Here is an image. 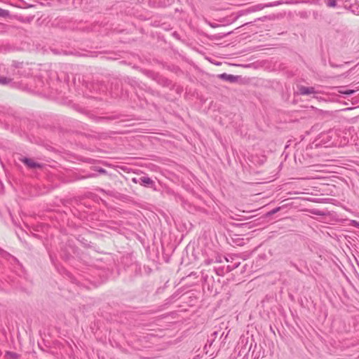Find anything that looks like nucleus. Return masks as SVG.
<instances>
[{
    "label": "nucleus",
    "instance_id": "obj_1",
    "mask_svg": "<svg viewBox=\"0 0 359 359\" xmlns=\"http://www.w3.org/2000/svg\"><path fill=\"white\" fill-rule=\"evenodd\" d=\"M13 75L18 74L23 76H29L35 74L36 70L41 72L36 76V90L43 93L53 95L54 91L58 92L57 83H60L59 76L55 72L48 69L47 65H36L34 63H24L13 61L11 65Z\"/></svg>",
    "mask_w": 359,
    "mask_h": 359
},
{
    "label": "nucleus",
    "instance_id": "obj_2",
    "mask_svg": "<svg viewBox=\"0 0 359 359\" xmlns=\"http://www.w3.org/2000/svg\"><path fill=\"white\" fill-rule=\"evenodd\" d=\"M59 254L60 257L65 260H69L71 257H73L76 254V248L74 241L68 240L65 245H62L60 247Z\"/></svg>",
    "mask_w": 359,
    "mask_h": 359
},
{
    "label": "nucleus",
    "instance_id": "obj_3",
    "mask_svg": "<svg viewBox=\"0 0 359 359\" xmlns=\"http://www.w3.org/2000/svg\"><path fill=\"white\" fill-rule=\"evenodd\" d=\"M173 1V0H149L148 4L151 7L161 8L171 5Z\"/></svg>",
    "mask_w": 359,
    "mask_h": 359
},
{
    "label": "nucleus",
    "instance_id": "obj_4",
    "mask_svg": "<svg viewBox=\"0 0 359 359\" xmlns=\"http://www.w3.org/2000/svg\"><path fill=\"white\" fill-rule=\"evenodd\" d=\"M19 160L29 168L34 169L41 168L43 167V165L41 163L35 162L32 159L27 157L20 158H19Z\"/></svg>",
    "mask_w": 359,
    "mask_h": 359
},
{
    "label": "nucleus",
    "instance_id": "obj_5",
    "mask_svg": "<svg viewBox=\"0 0 359 359\" xmlns=\"http://www.w3.org/2000/svg\"><path fill=\"white\" fill-rule=\"evenodd\" d=\"M238 264H235L233 266H219L215 268V271L218 276H224L225 273H229L233 270L234 269L237 268Z\"/></svg>",
    "mask_w": 359,
    "mask_h": 359
},
{
    "label": "nucleus",
    "instance_id": "obj_6",
    "mask_svg": "<svg viewBox=\"0 0 359 359\" xmlns=\"http://www.w3.org/2000/svg\"><path fill=\"white\" fill-rule=\"evenodd\" d=\"M0 258L8 262L11 264H14L15 263H18V259L11 255L10 253L7 252L6 251L0 248Z\"/></svg>",
    "mask_w": 359,
    "mask_h": 359
},
{
    "label": "nucleus",
    "instance_id": "obj_7",
    "mask_svg": "<svg viewBox=\"0 0 359 359\" xmlns=\"http://www.w3.org/2000/svg\"><path fill=\"white\" fill-rule=\"evenodd\" d=\"M50 258L57 271L62 275L66 274V269L62 266H60L59 264L57 263L56 257H54L51 253H50Z\"/></svg>",
    "mask_w": 359,
    "mask_h": 359
},
{
    "label": "nucleus",
    "instance_id": "obj_8",
    "mask_svg": "<svg viewBox=\"0 0 359 359\" xmlns=\"http://www.w3.org/2000/svg\"><path fill=\"white\" fill-rule=\"evenodd\" d=\"M219 77L222 80L229 81L230 83H235L238 81V76L231 74H228L226 73L219 74Z\"/></svg>",
    "mask_w": 359,
    "mask_h": 359
},
{
    "label": "nucleus",
    "instance_id": "obj_9",
    "mask_svg": "<svg viewBox=\"0 0 359 359\" xmlns=\"http://www.w3.org/2000/svg\"><path fill=\"white\" fill-rule=\"evenodd\" d=\"M315 93V88L313 87L300 86L299 88V93L302 95H310Z\"/></svg>",
    "mask_w": 359,
    "mask_h": 359
},
{
    "label": "nucleus",
    "instance_id": "obj_10",
    "mask_svg": "<svg viewBox=\"0 0 359 359\" xmlns=\"http://www.w3.org/2000/svg\"><path fill=\"white\" fill-rule=\"evenodd\" d=\"M140 184L144 187H152L154 185V182L149 177H142L140 178Z\"/></svg>",
    "mask_w": 359,
    "mask_h": 359
},
{
    "label": "nucleus",
    "instance_id": "obj_11",
    "mask_svg": "<svg viewBox=\"0 0 359 359\" xmlns=\"http://www.w3.org/2000/svg\"><path fill=\"white\" fill-rule=\"evenodd\" d=\"M65 29H82L85 30L86 27H83V23L81 22H79L76 24V26H74V25H72V23H69L68 26L65 27Z\"/></svg>",
    "mask_w": 359,
    "mask_h": 359
},
{
    "label": "nucleus",
    "instance_id": "obj_12",
    "mask_svg": "<svg viewBox=\"0 0 359 359\" xmlns=\"http://www.w3.org/2000/svg\"><path fill=\"white\" fill-rule=\"evenodd\" d=\"M12 82V79L4 76L0 75V85L6 86Z\"/></svg>",
    "mask_w": 359,
    "mask_h": 359
},
{
    "label": "nucleus",
    "instance_id": "obj_13",
    "mask_svg": "<svg viewBox=\"0 0 359 359\" xmlns=\"http://www.w3.org/2000/svg\"><path fill=\"white\" fill-rule=\"evenodd\" d=\"M1 73H6L7 74L13 75V70L11 69V67L9 68H6L4 65L0 64V74Z\"/></svg>",
    "mask_w": 359,
    "mask_h": 359
},
{
    "label": "nucleus",
    "instance_id": "obj_14",
    "mask_svg": "<svg viewBox=\"0 0 359 359\" xmlns=\"http://www.w3.org/2000/svg\"><path fill=\"white\" fill-rule=\"evenodd\" d=\"M351 11L355 13V15H359V0H357V1L352 4L351 6Z\"/></svg>",
    "mask_w": 359,
    "mask_h": 359
},
{
    "label": "nucleus",
    "instance_id": "obj_15",
    "mask_svg": "<svg viewBox=\"0 0 359 359\" xmlns=\"http://www.w3.org/2000/svg\"><path fill=\"white\" fill-rule=\"evenodd\" d=\"M18 355L15 353L7 351L5 353V358L6 359H18Z\"/></svg>",
    "mask_w": 359,
    "mask_h": 359
},
{
    "label": "nucleus",
    "instance_id": "obj_16",
    "mask_svg": "<svg viewBox=\"0 0 359 359\" xmlns=\"http://www.w3.org/2000/svg\"><path fill=\"white\" fill-rule=\"evenodd\" d=\"M327 5L329 7H335L337 6V1L336 0H328Z\"/></svg>",
    "mask_w": 359,
    "mask_h": 359
},
{
    "label": "nucleus",
    "instance_id": "obj_17",
    "mask_svg": "<svg viewBox=\"0 0 359 359\" xmlns=\"http://www.w3.org/2000/svg\"><path fill=\"white\" fill-rule=\"evenodd\" d=\"M51 1H57L62 5H66V4H68L70 1H72L73 0H51Z\"/></svg>",
    "mask_w": 359,
    "mask_h": 359
},
{
    "label": "nucleus",
    "instance_id": "obj_18",
    "mask_svg": "<svg viewBox=\"0 0 359 359\" xmlns=\"http://www.w3.org/2000/svg\"><path fill=\"white\" fill-rule=\"evenodd\" d=\"M8 15V11L2 8H0V17H6Z\"/></svg>",
    "mask_w": 359,
    "mask_h": 359
},
{
    "label": "nucleus",
    "instance_id": "obj_19",
    "mask_svg": "<svg viewBox=\"0 0 359 359\" xmlns=\"http://www.w3.org/2000/svg\"><path fill=\"white\" fill-rule=\"evenodd\" d=\"M280 210V207L276 208L269 212V215H274Z\"/></svg>",
    "mask_w": 359,
    "mask_h": 359
},
{
    "label": "nucleus",
    "instance_id": "obj_20",
    "mask_svg": "<svg viewBox=\"0 0 359 359\" xmlns=\"http://www.w3.org/2000/svg\"><path fill=\"white\" fill-rule=\"evenodd\" d=\"M354 92H355V90H346V91L341 92V93L344 94H346V95H351V94H353Z\"/></svg>",
    "mask_w": 359,
    "mask_h": 359
},
{
    "label": "nucleus",
    "instance_id": "obj_21",
    "mask_svg": "<svg viewBox=\"0 0 359 359\" xmlns=\"http://www.w3.org/2000/svg\"><path fill=\"white\" fill-rule=\"evenodd\" d=\"M332 133H333V131H329V132H328V133H327V135H323L321 136L322 141H323V140H324V137H325V135H327V137H330V134H332Z\"/></svg>",
    "mask_w": 359,
    "mask_h": 359
},
{
    "label": "nucleus",
    "instance_id": "obj_22",
    "mask_svg": "<svg viewBox=\"0 0 359 359\" xmlns=\"http://www.w3.org/2000/svg\"><path fill=\"white\" fill-rule=\"evenodd\" d=\"M215 262H222V259L220 257H218L215 259Z\"/></svg>",
    "mask_w": 359,
    "mask_h": 359
},
{
    "label": "nucleus",
    "instance_id": "obj_23",
    "mask_svg": "<svg viewBox=\"0 0 359 359\" xmlns=\"http://www.w3.org/2000/svg\"><path fill=\"white\" fill-rule=\"evenodd\" d=\"M211 262H212V260H210V259H207V260H205V263H206L207 264H210Z\"/></svg>",
    "mask_w": 359,
    "mask_h": 359
},
{
    "label": "nucleus",
    "instance_id": "obj_24",
    "mask_svg": "<svg viewBox=\"0 0 359 359\" xmlns=\"http://www.w3.org/2000/svg\"><path fill=\"white\" fill-rule=\"evenodd\" d=\"M91 30H92V31H99V30L96 28V25H95L93 28H91Z\"/></svg>",
    "mask_w": 359,
    "mask_h": 359
},
{
    "label": "nucleus",
    "instance_id": "obj_25",
    "mask_svg": "<svg viewBox=\"0 0 359 359\" xmlns=\"http://www.w3.org/2000/svg\"><path fill=\"white\" fill-rule=\"evenodd\" d=\"M128 13H130V15H135V13H130V11H128Z\"/></svg>",
    "mask_w": 359,
    "mask_h": 359
},
{
    "label": "nucleus",
    "instance_id": "obj_26",
    "mask_svg": "<svg viewBox=\"0 0 359 359\" xmlns=\"http://www.w3.org/2000/svg\"><path fill=\"white\" fill-rule=\"evenodd\" d=\"M226 262H229V259L226 257H224Z\"/></svg>",
    "mask_w": 359,
    "mask_h": 359
}]
</instances>
